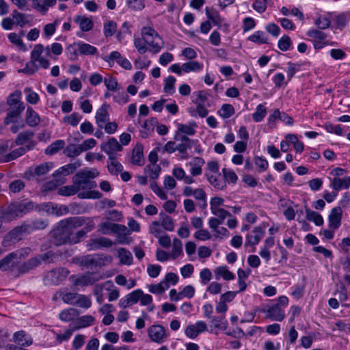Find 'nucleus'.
<instances>
[{
  "instance_id": "nucleus-46",
  "label": "nucleus",
  "mask_w": 350,
  "mask_h": 350,
  "mask_svg": "<svg viewBox=\"0 0 350 350\" xmlns=\"http://www.w3.org/2000/svg\"><path fill=\"white\" fill-rule=\"evenodd\" d=\"M94 322V318L91 315H84L78 319V325L74 327L76 330L79 328L86 327L90 326Z\"/></svg>"
},
{
  "instance_id": "nucleus-9",
  "label": "nucleus",
  "mask_w": 350,
  "mask_h": 350,
  "mask_svg": "<svg viewBox=\"0 0 350 350\" xmlns=\"http://www.w3.org/2000/svg\"><path fill=\"white\" fill-rule=\"evenodd\" d=\"M263 312H266L267 317L273 321H282L285 318L284 311L278 304L267 306V309L263 310Z\"/></svg>"
},
{
  "instance_id": "nucleus-47",
  "label": "nucleus",
  "mask_w": 350,
  "mask_h": 350,
  "mask_svg": "<svg viewBox=\"0 0 350 350\" xmlns=\"http://www.w3.org/2000/svg\"><path fill=\"white\" fill-rule=\"evenodd\" d=\"M215 273L217 275L222 277L226 280H231L235 278L234 274L230 271L226 266L218 267L215 271Z\"/></svg>"
},
{
  "instance_id": "nucleus-12",
  "label": "nucleus",
  "mask_w": 350,
  "mask_h": 350,
  "mask_svg": "<svg viewBox=\"0 0 350 350\" xmlns=\"http://www.w3.org/2000/svg\"><path fill=\"white\" fill-rule=\"evenodd\" d=\"M81 166V162L79 161H77L73 163H69L67 165H65L61 167H59L58 170H55L53 174V177H59L63 176V178H66L65 177L69 174H73L74 172Z\"/></svg>"
},
{
  "instance_id": "nucleus-50",
  "label": "nucleus",
  "mask_w": 350,
  "mask_h": 350,
  "mask_svg": "<svg viewBox=\"0 0 350 350\" xmlns=\"http://www.w3.org/2000/svg\"><path fill=\"white\" fill-rule=\"evenodd\" d=\"M26 233H27V232H26V228L23 224L21 226H17L12 230L9 232V237L11 239L19 240L21 239L23 234Z\"/></svg>"
},
{
  "instance_id": "nucleus-20",
  "label": "nucleus",
  "mask_w": 350,
  "mask_h": 350,
  "mask_svg": "<svg viewBox=\"0 0 350 350\" xmlns=\"http://www.w3.org/2000/svg\"><path fill=\"white\" fill-rule=\"evenodd\" d=\"M25 122L30 127H36L40 122L39 114L31 107H28L27 109Z\"/></svg>"
},
{
  "instance_id": "nucleus-4",
  "label": "nucleus",
  "mask_w": 350,
  "mask_h": 350,
  "mask_svg": "<svg viewBox=\"0 0 350 350\" xmlns=\"http://www.w3.org/2000/svg\"><path fill=\"white\" fill-rule=\"evenodd\" d=\"M142 36L147 45L150 46L149 51L157 54L164 47V41L158 33L150 27H144L141 31Z\"/></svg>"
},
{
  "instance_id": "nucleus-45",
  "label": "nucleus",
  "mask_w": 350,
  "mask_h": 350,
  "mask_svg": "<svg viewBox=\"0 0 350 350\" xmlns=\"http://www.w3.org/2000/svg\"><path fill=\"white\" fill-rule=\"evenodd\" d=\"M248 40L258 44H266L268 41L265 32L262 31H255L252 35L249 36Z\"/></svg>"
},
{
  "instance_id": "nucleus-42",
  "label": "nucleus",
  "mask_w": 350,
  "mask_h": 350,
  "mask_svg": "<svg viewBox=\"0 0 350 350\" xmlns=\"http://www.w3.org/2000/svg\"><path fill=\"white\" fill-rule=\"evenodd\" d=\"M267 115V109L263 104L257 105L256 111L252 114V118L254 122H260L262 121Z\"/></svg>"
},
{
  "instance_id": "nucleus-27",
  "label": "nucleus",
  "mask_w": 350,
  "mask_h": 350,
  "mask_svg": "<svg viewBox=\"0 0 350 350\" xmlns=\"http://www.w3.org/2000/svg\"><path fill=\"white\" fill-rule=\"evenodd\" d=\"M305 212L308 221L314 222L318 226L323 224V218L319 213L310 210L307 206H305Z\"/></svg>"
},
{
  "instance_id": "nucleus-22",
  "label": "nucleus",
  "mask_w": 350,
  "mask_h": 350,
  "mask_svg": "<svg viewBox=\"0 0 350 350\" xmlns=\"http://www.w3.org/2000/svg\"><path fill=\"white\" fill-rule=\"evenodd\" d=\"M253 232L255 234V235L248 234L246 237V243L250 245H258L265 234L263 228L260 226L254 228Z\"/></svg>"
},
{
  "instance_id": "nucleus-60",
  "label": "nucleus",
  "mask_w": 350,
  "mask_h": 350,
  "mask_svg": "<svg viewBox=\"0 0 350 350\" xmlns=\"http://www.w3.org/2000/svg\"><path fill=\"white\" fill-rule=\"evenodd\" d=\"M36 62L30 60L27 62L24 68L20 69L18 72H23L26 75H32L38 70V66L36 65Z\"/></svg>"
},
{
  "instance_id": "nucleus-5",
  "label": "nucleus",
  "mask_w": 350,
  "mask_h": 350,
  "mask_svg": "<svg viewBox=\"0 0 350 350\" xmlns=\"http://www.w3.org/2000/svg\"><path fill=\"white\" fill-rule=\"evenodd\" d=\"M72 231L68 225L62 224L61 220L51 232L53 243L58 246L64 244H70Z\"/></svg>"
},
{
  "instance_id": "nucleus-52",
  "label": "nucleus",
  "mask_w": 350,
  "mask_h": 350,
  "mask_svg": "<svg viewBox=\"0 0 350 350\" xmlns=\"http://www.w3.org/2000/svg\"><path fill=\"white\" fill-rule=\"evenodd\" d=\"M21 92L20 91H15L8 96L7 99V104L9 107L19 105V104H24L21 102Z\"/></svg>"
},
{
  "instance_id": "nucleus-21",
  "label": "nucleus",
  "mask_w": 350,
  "mask_h": 350,
  "mask_svg": "<svg viewBox=\"0 0 350 350\" xmlns=\"http://www.w3.org/2000/svg\"><path fill=\"white\" fill-rule=\"evenodd\" d=\"M26 333L24 330H20L15 332L13 335V341L21 347H29L33 343L31 337L25 338Z\"/></svg>"
},
{
  "instance_id": "nucleus-41",
  "label": "nucleus",
  "mask_w": 350,
  "mask_h": 350,
  "mask_svg": "<svg viewBox=\"0 0 350 350\" xmlns=\"http://www.w3.org/2000/svg\"><path fill=\"white\" fill-rule=\"evenodd\" d=\"M292 40L287 35L282 36L278 40V46L282 51H287L292 49Z\"/></svg>"
},
{
  "instance_id": "nucleus-8",
  "label": "nucleus",
  "mask_w": 350,
  "mask_h": 350,
  "mask_svg": "<svg viewBox=\"0 0 350 350\" xmlns=\"http://www.w3.org/2000/svg\"><path fill=\"white\" fill-rule=\"evenodd\" d=\"M113 245V243L110 239L101 237L90 239L87 246L89 250H97L104 247H110Z\"/></svg>"
},
{
  "instance_id": "nucleus-31",
  "label": "nucleus",
  "mask_w": 350,
  "mask_h": 350,
  "mask_svg": "<svg viewBox=\"0 0 350 350\" xmlns=\"http://www.w3.org/2000/svg\"><path fill=\"white\" fill-rule=\"evenodd\" d=\"M120 229H123L124 230L125 226L110 222H105L101 225L102 232L105 234L110 232L116 233L119 232Z\"/></svg>"
},
{
  "instance_id": "nucleus-15",
  "label": "nucleus",
  "mask_w": 350,
  "mask_h": 350,
  "mask_svg": "<svg viewBox=\"0 0 350 350\" xmlns=\"http://www.w3.org/2000/svg\"><path fill=\"white\" fill-rule=\"evenodd\" d=\"M100 149L105 153H110L112 152H120L123 148L115 137H110L107 142L103 143L100 145Z\"/></svg>"
},
{
  "instance_id": "nucleus-56",
  "label": "nucleus",
  "mask_w": 350,
  "mask_h": 350,
  "mask_svg": "<svg viewBox=\"0 0 350 350\" xmlns=\"http://www.w3.org/2000/svg\"><path fill=\"white\" fill-rule=\"evenodd\" d=\"M24 92L27 94L26 100L29 103L36 105L39 102V95L36 92L32 91L30 88H25Z\"/></svg>"
},
{
  "instance_id": "nucleus-19",
  "label": "nucleus",
  "mask_w": 350,
  "mask_h": 350,
  "mask_svg": "<svg viewBox=\"0 0 350 350\" xmlns=\"http://www.w3.org/2000/svg\"><path fill=\"white\" fill-rule=\"evenodd\" d=\"M39 265H40V259L38 257L31 258L18 267V273H27L37 267Z\"/></svg>"
},
{
  "instance_id": "nucleus-29",
  "label": "nucleus",
  "mask_w": 350,
  "mask_h": 350,
  "mask_svg": "<svg viewBox=\"0 0 350 350\" xmlns=\"http://www.w3.org/2000/svg\"><path fill=\"white\" fill-rule=\"evenodd\" d=\"M206 176L209 183L215 189L223 190L226 188V182L221 179L219 174L217 175H209L206 174Z\"/></svg>"
},
{
  "instance_id": "nucleus-24",
  "label": "nucleus",
  "mask_w": 350,
  "mask_h": 350,
  "mask_svg": "<svg viewBox=\"0 0 350 350\" xmlns=\"http://www.w3.org/2000/svg\"><path fill=\"white\" fill-rule=\"evenodd\" d=\"M17 258V254L15 252H12L0 260L1 270L3 271H10L14 267V259Z\"/></svg>"
},
{
  "instance_id": "nucleus-16",
  "label": "nucleus",
  "mask_w": 350,
  "mask_h": 350,
  "mask_svg": "<svg viewBox=\"0 0 350 350\" xmlns=\"http://www.w3.org/2000/svg\"><path fill=\"white\" fill-rule=\"evenodd\" d=\"M143 151V145L142 144H137L133 150L131 157V162L133 165H136L138 166L144 165L145 163V159Z\"/></svg>"
},
{
  "instance_id": "nucleus-38",
  "label": "nucleus",
  "mask_w": 350,
  "mask_h": 350,
  "mask_svg": "<svg viewBox=\"0 0 350 350\" xmlns=\"http://www.w3.org/2000/svg\"><path fill=\"white\" fill-rule=\"evenodd\" d=\"M117 234L118 243L120 244H129L132 241V238L129 236L131 232L130 230L125 226L124 230L120 229L119 232H116Z\"/></svg>"
},
{
  "instance_id": "nucleus-62",
  "label": "nucleus",
  "mask_w": 350,
  "mask_h": 350,
  "mask_svg": "<svg viewBox=\"0 0 350 350\" xmlns=\"http://www.w3.org/2000/svg\"><path fill=\"white\" fill-rule=\"evenodd\" d=\"M211 319V322L214 324V327L215 328H221L223 329H226L228 325L227 321L224 320V317L222 316H213L210 318Z\"/></svg>"
},
{
  "instance_id": "nucleus-26",
  "label": "nucleus",
  "mask_w": 350,
  "mask_h": 350,
  "mask_svg": "<svg viewBox=\"0 0 350 350\" xmlns=\"http://www.w3.org/2000/svg\"><path fill=\"white\" fill-rule=\"evenodd\" d=\"M85 217H72L62 220V224H66L73 231L77 228L81 227L85 224Z\"/></svg>"
},
{
  "instance_id": "nucleus-49",
  "label": "nucleus",
  "mask_w": 350,
  "mask_h": 350,
  "mask_svg": "<svg viewBox=\"0 0 350 350\" xmlns=\"http://www.w3.org/2000/svg\"><path fill=\"white\" fill-rule=\"evenodd\" d=\"M183 253V244L180 239L175 238L173 240L172 250L171 256L173 259H176Z\"/></svg>"
},
{
  "instance_id": "nucleus-1",
  "label": "nucleus",
  "mask_w": 350,
  "mask_h": 350,
  "mask_svg": "<svg viewBox=\"0 0 350 350\" xmlns=\"http://www.w3.org/2000/svg\"><path fill=\"white\" fill-rule=\"evenodd\" d=\"M34 135V132L30 130L19 133L16 137L14 142H10V145L12 144L13 146H21L12 150L8 153H6V154L1 157L0 161L2 163H8L22 157L27 152L31 150L36 145V142L33 140Z\"/></svg>"
},
{
  "instance_id": "nucleus-32",
  "label": "nucleus",
  "mask_w": 350,
  "mask_h": 350,
  "mask_svg": "<svg viewBox=\"0 0 350 350\" xmlns=\"http://www.w3.org/2000/svg\"><path fill=\"white\" fill-rule=\"evenodd\" d=\"M332 186L334 190L338 191L342 188L348 189L350 187V176L345 178H334L332 181Z\"/></svg>"
},
{
  "instance_id": "nucleus-3",
  "label": "nucleus",
  "mask_w": 350,
  "mask_h": 350,
  "mask_svg": "<svg viewBox=\"0 0 350 350\" xmlns=\"http://www.w3.org/2000/svg\"><path fill=\"white\" fill-rule=\"evenodd\" d=\"M98 175L99 172L96 169L84 168L75 174L72 177V183L79 188V191L91 190L97 187L94 178Z\"/></svg>"
},
{
  "instance_id": "nucleus-18",
  "label": "nucleus",
  "mask_w": 350,
  "mask_h": 350,
  "mask_svg": "<svg viewBox=\"0 0 350 350\" xmlns=\"http://www.w3.org/2000/svg\"><path fill=\"white\" fill-rule=\"evenodd\" d=\"M24 224L26 228V232H27V234H29L34 230L46 228L49 225V222L46 219H40L24 223Z\"/></svg>"
},
{
  "instance_id": "nucleus-44",
  "label": "nucleus",
  "mask_w": 350,
  "mask_h": 350,
  "mask_svg": "<svg viewBox=\"0 0 350 350\" xmlns=\"http://www.w3.org/2000/svg\"><path fill=\"white\" fill-rule=\"evenodd\" d=\"M197 124L195 122H191L189 125L184 124H178V131L188 135H193L196 133L195 128Z\"/></svg>"
},
{
  "instance_id": "nucleus-63",
  "label": "nucleus",
  "mask_w": 350,
  "mask_h": 350,
  "mask_svg": "<svg viewBox=\"0 0 350 350\" xmlns=\"http://www.w3.org/2000/svg\"><path fill=\"white\" fill-rule=\"evenodd\" d=\"M288 68L286 70L288 80L291 81L295 73L300 70L301 65L291 62H287Z\"/></svg>"
},
{
  "instance_id": "nucleus-23",
  "label": "nucleus",
  "mask_w": 350,
  "mask_h": 350,
  "mask_svg": "<svg viewBox=\"0 0 350 350\" xmlns=\"http://www.w3.org/2000/svg\"><path fill=\"white\" fill-rule=\"evenodd\" d=\"M74 21L79 25L82 31H89L94 27L92 20L85 16H77Z\"/></svg>"
},
{
  "instance_id": "nucleus-25",
  "label": "nucleus",
  "mask_w": 350,
  "mask_h": 350,
  "mask_svg": "<svg viewBox=\"0 0 350 350\" xmlns=\"http://www.w3.org/2000/svg\"><path fill=\"white\" fill-rule=\"evenodd\" d=\"M205 11L208 19L211 21L214 25L218 27L219 25H221V23L224 22V18L221 17L215 9L206 7Z\"/></svg>"
},
{
  "instance_id": "nucleus-48",
  "label": "nucleus",
  "mask_w": 350,
  "mask_h": 350,
  "mask_svg": "<svg viewBox=\"0 0 350 350\" xmlns=\"http://www.w3.org/2000/svg\"><path fill=\"white\" fill-rule=\"evenodd\" d=\"M176 78L174 76H169L165 79L163 91L169 94H172L175 92Z\"/></svg>"
},
{
  "instance_id": "nucleus-6",
  "label": "nucleus",
  "mask_w": 350,
  "mask_h": 350,
  "mask_svg": "<svg viewBox=\"0 0 350 350\" xmlns=\"http://www.w3.org/2000/svg\"><path fill=\"white\" fill-rule=\"evenodd\" d=\"M70 271L64 267L53 269L48 271L44 277V281L46 284H59L64 281Z\"/></svg>"
},
{
  "instance_id": "nucleus-35",
  "label": "nucleus",
  "mask_w": 350,
  "mask_h": 350,
  "mask_svg": "<svg viewBox=\"0 0 350 350\" xmlns=\"http://www.w3.org/2000/svg\"><path fill=\"white\" fill-rule=\"evenodd\" d=\"M65 146V142L62 139H57L53 142L45 149V154L47 155H53L62 149Z\"/></svg>"
},
{
  "instance_id": "nucleus-54",
  "label": "nucleus",
  "mask_w": 350,
  "mask_h": 350,
  "mask_svg": "<svg viewBox=\"0 0 350 350\" xmlns=\"http://www.w3.org/2000/svg\"><path fill=\"white\" fill-rule=\"evenodd\" d=\"M25 187V183L21 179H17L10 182L8 188L10 192L16 193L21 191Z\"/></svg>"
},
{
  "instance_id": "nucleus-55",
  "label": "nucleus",
  "mask_w": 350,
  "mask_h": 350,
  "mask_svg": "<svg viewBox=\"0 0 350 350\" xmlns=\"http://www.w3.org/2000/svg\"><path fill=\"white\" fill-rule=\"evenodd\" d=\"M117 25L113 21H108L104 24L103 31L105 37L112 36L116 31Z\"/></svg>"
},
{
  "instance_id": "nucleus-58",
  "label": "nucleus",
  "mask_w": 350,
  "mask_h": 350,
  "mask_svg": "<svg viewBox=\"0 0 350 350\" xmlns=\"http://www.w3.org/2000/svg\"><path fill=\"white\" fill-rule=\"evenodd\" d=\"M169 288V284L165 282H161L158 284H152L149 286V291L152 293L161 294Z\"/></svg>"
},
{
  "instance_id": "nucleus-30",
  "label": "nucleus",
  "mask_w": 350,
  "mask_h": 350,
  "mask_svg": "<svg viewBox=\"0 0 350 350\" xmlns=\"http://www.w3.org/2000/svg\"><path fill=\"white\" fill-rule=\"evenodd\" d=\"M78 315V310L75 308H70L61 311L59 314V318L62 321L68 322L74 320Z\"/></svg>"
},
{
  "instance_id": "nucleus-43",
  "label": "nucleus",
  "mask_w": 350,
  "mask_h": 350,
  "mask_svg": "<svg viewBox=\"0 0 350 350\" xmlns=\"http://www.w3.org/2000/svg\"><path fill=\"white\" fill-rule=\"evenodd\" d=\"M306 35L312 38L311 41H322L326 40L327 34L319 29H311L306 32Z\"/></svg>"
},
{
  "instance_id": "nucleus-34",
  "label": "nucleus",
  "mask_w": 350,
  "mask_h": 350,
  "mask_svg": "<svg viewBox=\"0 0 350 350\" xmlns=\"http://www.w3.org/2000/svg\"><path fill=\"white\" fill-rule=\"evenodd\" d=\"M79 53L81 55H96L98 53L97 49L89 44L83 42H79Z\"/></svg>"
},
{
  "instance_id": "nucleus-59",
  "label": "nucleus",
  "mask_w": 350,
  "mask_h": 350,
  "mask_svg": "<svg viewBox=\"0 0 350 350\" xmlns=\"http://www.w3.org/2000/svg\"><path fill=\"white\" fill-rule=\"evenodd\" d=\"M222 173L226 181L233 184L237 183L238 176L232 170L224 168L222 170Z\"/></svg>"
},
{
  "instance_id": "nucleus-57",
  "label": "nucleus",
  "mask_w": 350,
  "mask_h": 350,
  "mask_svg": "<svg viewBox=\"0 0 350 350\" xmlns=\"http://www.w3.org/2000/svg\"><path fill=\"white\" fill-rule=\"evenodd\" d=\"M82 150L80 145L76 146L75 144H70L64 150V153L68 157H74L81 154Z\"/></svg>"
},
{
  "instance_id": "nucleus-37",
  "label": "nucleus",
  "mask_w": 350,
  "mask_h": 350,
  "mask_svg": "<svg viewBox=\"0 0 350 350\" xmlns=\"http://www.w3.org/2000/svg\"><path fill=\"white\" fill-rule=\"evenodd\" d=\"M118 253L122 264L130 265L133 263V256L129 250L125 248H120Z\"/></svg>"
},
{
  "instance_id": "nucleus-33",
  "label": "nucleus",
  "mask_w": 350,
  "mask_h": 350,
  "mask_svg": "<svg viewBox=\"0 0 350 350\" xmlns=\"http://www.w3.org/2000/svg\"><path fill=\"white\" fill-rule=\"evenodd\" d=\"M159 219L163 228L167 231H173L174 224L172 218L163 212L159 213Z\"/></svg>"
},
{
  "instance_id": "nucleus-39",
  "label": "nucleus",
  "mask_w": 350,
  "mask_h": 350,
  "mask_svg": "<svg viewBox=\"0 0 350 350\" xmlns=\"http://www.w3.org/2000/svg\"><path fill=\"white\" fill-rule=\"evenodd\" d=\"M79 191V188L73 183L72 185L60 187L57 191V193L62 196H71L77 193Z\"/></svg>"
},
{
  "instance_id": "nucleus-2",
  "label": "nucleus",
  "mask_w": 350,
  "mask_h": 350,
  "mask_svg": "<svg viewBox=\"0 0 350 350\" xmlns=\"http://www.w3.org/2000/svg\"><path fill=\"white\" fill-rule=\"evenodd\" d=\"M35 208L32 202H15L1 212V218L8 221L22 217L23 215L33 211Z\"/></svg>"
},
{
  "instance_id": "nucleus-13",
  "label": "nucleus",
  "mask_w": 350,
  "mask_h": 350,
  "mask_svg": "<svg viewBox=\"0 0 350 350\" xmlns=\"http://www.w3.org/2000/svg\"><path fill=\"white\" fill-rule=\"evenodd\" d=\"M25 109V104H19V105H14L9 107L8 112L4 119V124H9L12 122H15L22 111Z\"/></svg>"
},
{
  "instance_id": "nucleus-11",
  "label": "nucleus",
  "mask_w": 350,
  "mask_h": 350,
  "mask_svg": "<svg viewBox=\"0 0 350 350\" xmlns=\"http://www.w3.org/2000/svg\"><path fill=\"white\" fill-rule=\"evenodd\" d=\"M342 211L340 206H336L331 211L328 217L329 227L333 230L338 229L341 224Z\"/></svg>"
},
{
  "instance_id": "nucleus-36",
  "label": "nucleus",
  "mask_w": 350,
  "mask_h": 350,
  "mask_svg": "<svg viewBox=\"0 0 350 350\" xmlns=\"http://www.w3.org/2000/svg\"><path fill=\"white\" fill-rule=\"evenodd\" d=\"M203 65L197 61H190L183 64L181 68L185 72H198L202 69Z\"/></svg>"
},
{
  "instance_id": "nucleus-40",
  "label": "nucleus",
  "mask_w": 350,
  "mask_h": 350,
  "mask_svg": "<svg viewBox=\"0 0 350 350\" xmlns=\"http://www.w3.org/2000/svg\"><path fill=\"white\" fill-rule=\"evenodd\" d=\"M103 82L109 91L116 92L121 89V86L116 77H109L105 78Z\"/></svg>"
},
{
  "instance_id": "nucleus-10",
  "label": "nucleus",
  "mask_w": 350,
  "mask_h": 350,
  "mask_svg": "<svg viewBox=\"0 0 350 350\" xmlns=\"http://www.w3.org/2000/svg\"><path fill=\"white\" fill-rule=\"evenodd\" d=\"M53 167L51 162H46L36 166L33 171L29 170L25 172V177L30 180L34 176H42L46 174Z\"/></svg>"
},
{
  "instance_id": "nucleus-7",
  "label": "nucleus",
  "mask_w": 350,
  "mask_h": 350,
  "mask_svg": "<svg viewBox=\"0 0 350 350\" xmlns=\"http://www.w3.org/2000/svg\"><path fill=\"white\" fill-rule=\"evenodd\" d=\"M148 336L152 341L161 344L167 338L165 328L160 325H153L148 330Z\"/></svg>"
},
{
  "instance_id": "nucleus-17",
  "label": "nucleus",
  "mask_w": 350,
  "mask_h": 350,
  "mask_svg": "<svg viewBox=\"0 0 350 350\" xmlns=\"http://www.w3.org/2000/svg\"><path fill=\"white\" fill-rule=\"evenodd\" d=\"M107 105H103L96 111L95 119L98 126L103 129L105 124L109 120V114L107 111Z\"/></svg>"
},
{
  "instance_id": "nucleus-64",
  "label": "nucleus",
  "mask_w": 350,
  "mask_h": 350,
  "mask_svg": "<svg viewBox=\"0 0 350 350\" xmlns=\"http://www.w3.org/2000/svg\"><path fill=\"white\" fill-rule=\"evenodd\" d=\"M82 116L77 113H72L71 115L65 116L64 120L68 124H70L72 126H76L78 125L79 122L81 120Z\"/></svg>"
},
{
  "instance_id": "nucleus-61",
  "label": "nucleus",
  "mask_w": 350,
  "mask_h": 350,
  "mask_svg": "<svg viewBox=\"0 0 350 350\" xmlns=\"http://www.w3.org/2000/svg\"><path fill=\"white\" fill-rule=\"evenodd\" d=\"M128 7L134 11H140L145 7L144 0H126Z\"/></svg>"
},
{
  "instance_id": "nucleus-28",
  "label": "nucleus",
  "mask_w": 350,
  "mask_h": 350,
  "mask_svg": "<svg viewBox=\"0 0 350 350\" xmlns=\"http://www.w3.org/2000/svg\"><path fill=\"white\" fill-rule=\"evenodd\" d=\"M65 182L66 178H63V176L53 177L52 180H49L43 185V191H51L55 190L57 187L64 184Z\"/></svg>"
},
{
  "instance_id": "nucleus-53",
  "label": "nucleus",
  "mask_w": 350,
  "mask_h": 350,
  "mask_svg": "<svg viewBox=\"0 0 350 350\" xmlns=\"http://www.w3.org/2000/svg\"><path fill=\"white\" fill-rule=\"evenodd\" d=\"M145 172H148V175L150 178L152 180H156L159 178L161 167L159 165L154 164V165H148L145 169Z\"/></svg>"
},
{
  "instance_id": "nucleus-14",
  "label": "nucleus",
  "mask_w": 350,
  "mask_h": 350,
  "mask_svg": "<svg viewBox=\"0 0 350 350\" xmlns=\"http://www.w3.org/2000/svg\"><path fill=\"white\" fill-rule=\"evenodd\" d=\"M70 280H71L72 284L76 286H87L93 284L98 280L93 278L92 277V273H88L87 274L81 275L77 278H75V275H71L70 277Z\"/></svg>"
},
{
  "instance_id": "nucleus-51",
  "label": "nucleus",
  "mask_w": 350,
  "mask_h": 350,
  "mask_svg": "<svg viewBox=\"0 0 350 350\" xmlns=\"http://www.w3.org/2000/svg\"><path fill=\"white\" fill-rule=\"evenodd\" d=\"M218 113L221 118H229L234 113V108L230 104H224Z\"/></svg>"
}]
</instances>
